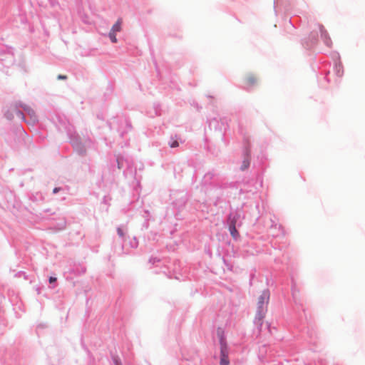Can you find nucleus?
Wrapping results in <instances>:
<instances>
[{"label":"nucleus","mask_w":365,"mask_h":365,"mask_svg":"<svg viewBox=\"0 0 365 365\" xmlns=\"http://www.w3.org/2000/svg\"><path fill=\"white\" fill-rule=\"evenodd\" d=\"M235 227H236V225L232 222V223L230 224V227H229V228L235 229Z\"/></svg>","instance_id":"ddd939ff"},{"label":"nucleus","mask_w":365,"mask_h":365,"mask_svg":"<svg viewBox=\"0 0 365 365\" xmlns=\"http://www.w3.org/2000/svg\"><path fill=\"white\" fill-rule=\"evenodd\" d=\"M114 361H115V365H121V364H120V361L118 359H115L114 360Z\"/></svg>","instance_id":"f8f14e48"},{"label":"nucleus","mask_w":365,"mask_h":365,"mask_svg":"<svg viewBox=\"0 0 365 365\" xmlns=\"http://www.w3.org/2000/svg\"><path fill=\"white\" fill-rule=\"evenodd\" d=\"M269 299V293L268 291H264L259 297L257 300V307L259 312L264 311L265 306L267 304Z\"/></svg>","instance_id":"f03ea898"},{"label":"nucleus","mask_w":365,"mask_h":365,"mask_svg":"<svg viewBox=\"0 0 365 365\" xmlns=\"http://www.w3.org/2000/svg\"><path fill=\"white\" fill-rule=\"evenodd\" d=\"M123 23V20L121 19H118L116 23L112 26L110 32L113 34H116L117 32H120L121 31V25Z\"/></svg>","instance_id":"20e7f679"},{"label":"nucleus","mask_w":365,"mask_h":365,"mask_svg":"<svg viewBox=\"0 0 365 365\" xmlns=\"http://www.w3.org/2000/svg\"><path fill=\"white\" fill-rule=\"evenodd\" d=\"M250 165V162L247 159L245 160L242 163V170L247 169Z\"/></svg>","instance_id":"0eeeda50"},{"label":"nucleus","mask_w":365,"mask_h":365,"mask_svg":"<svg viewBox=\"0 0 365 365\" xmlns=\"http://www.w3.org/2000/svg\"><path fill=\"white\" fill-rule=\"evenodd\" d=\"M109 38L113 43L117 42L116 34L109 32Z\"/></svg>","instance_id":"423d86ee"},{"label":"nucleus","mask_w":365,"mask_h":365,"mask_svg":"<svg viewBox=\"0 0 365 365\" xmlns=\"http://www.w3.org/2000/svg\"><path fill=\"white\" fill-rule=\"evenodd\" d=\"M29 113H31V115H34V110H29Z\"/></svg>","instance_id":"dca6fc26"},{"label":"nucleus","mask_w":365,"mask_h":365,"mask_svg":"<svg viewBox=\"0 0 365 365\" xmlns=\"http://www.w3.org/2000/svg\"><path fill=\"white\" fill-rule=\"evenodd\" d=\"M118 235L120 236H123V230H118Z\"/></svg>","instance_id":"4468645a"},{"label":"nucleus","mask_w":365,"mask_h":365,"mask_svg":"<svg viewBox=\"0 0 365 365\" xmlns=\"http://www.w3.org/2000/svg\"><path fill=\"white\" fill-rule=\"evenodd\" d=\"M320 28H321L322 35L326 36L327 34V31L324 30V29L322 26H321Z\"/></svg>","instance_id":"1a4fd4ad"},{"label":"nucleus","mask_w":365,"mask_h":365,"mask_svg":"<svg viewBox=\"0 0 365 365\" xmlns=\"http://www.w3.org/2000/svg\"><path fill=\"white\" fill-rule=\"evenodd\" d=\"M230 234L235 240H237L240 237L238 230H230Z\"/></svg>","instance_id":"39448f33"},{"label":"nucleus","mask_w":365,"mask_h":365,"mask_svg":"<svg viewBox=\"0 0 365 365\" xmlns=\"http://www.w3.org/2000/svg\"><path fill=\"white\" fill-rule=\"evenodd\" d=\"M244 81L247 86H253L257 83L258 78L253 73H248L245 76Z\"/></svg>","instance_id":"7ed1b4c3"},{"label":"nucleus","mask_w":365,"mask_h":365,"mask_svg":"<svg viewBox=\"0 0 365 365\" xmlns=\"http://www.w3.org/2000/svg\"><path fill=\"white\" fill-rule=\"evenodd\" d=\"M179 143L177 140H173L172 143H170V148H177L178 147Z\"/></svg>","instance_id":"6e6552de"},{"label":"nucleus","mask_w":365,"mask_h":365,"mask_svg":"<svg viewBox=\"0 0 365 365\" xmlns=\"http://www.w3.org/2000/svg\"><path fill=\"white\" fill-rule=\"evenodd\" d=\"M57 280V279L54 277H51L49 278V282L50 283H53V282H55Z\"/></svg>","instance_id":"9b49d317"},{"label":"nucleus","mask_w":365,"mask_h":365,"mask_svg":"<svg viewBox=\"0 0 365 365\" xmlns=\"http://www.w3.org/2000/svg\"><path fill=\"white\" fill-rule=\"evenodd\" d=\"M58 190H59V188L56 187V188L53 189V192L56 193V192H58Z\"/></svg>","instance_id":"2eb2a0df"},{"label":"nucleus","mask_w":365,"mask_h":365,"mask_svg":"<svg viewBox=\"0 0 365 365\" xmlns=\"http://www.w3.org/2000/svg\"><path fill=\"white\" fill-rule=\"evenodd\" d=\"M217 335L220 340V365H229L230 361L228 359V348L227 345L226 344L225 339L223 335V332L221 331H218Z\"/></svg>","instance_id":"f257e3e1"},{"label":"nucleus","mask_w":365,"mask_h":365,"mask_svg":"<svg viewBox=\"0 0 365 365\" xmlns=\"http://www.w3.org/2000/svg\"><path fill=\"white\" fill-rule=\"evenodd\" d=\"M67 78V76H65V75H58V79H62V80H65Z\"/></svg>","instance_id":"9d476101"}]
</instances>
